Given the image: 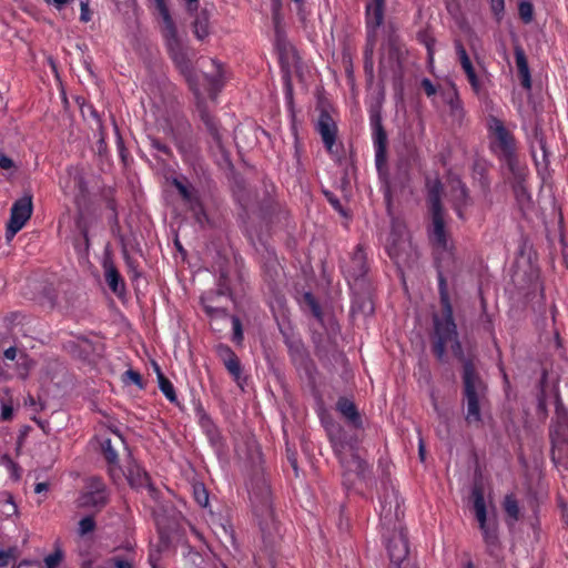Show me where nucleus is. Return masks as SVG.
Returning <instances> with one entry per match:
<instances>
[{"label":"nucleus","mask_w":568,"mask_h":568,"mask_svg":"<svg viewBox=\"0 0 568 568\" xmlns=\"http://www.w3.org/2000/svg\"><path fill=\"white\" fill-rule=\"evenodd\" d=\"M212 65L214 67V70L210 73L205 74V79L207 80L210 84V91L211 94L214 92L221 90L223 87V67L221 63H219L216 60H212Z\"/></svg>","instance_id":"obj_35"},{"label":"nucleus","mask_w":568,"mask_h":568,"mask_svg":"<svg viewBox=\"0 0 568 568\" xmlns=\"http://www.w3.org/2000/svg\"><path fill=\"white\" fill-rule=\"evenodd\" d=\"M316 130L320 133L326 150L333 154L337 135V125L328 112L322 111L320 113Z\"/></svg>","instance_id":"obj_14"},{"label":"nucleus","mask_w":568,"mask_h":568,"mask_svg":"<svg viewBox=\"0 0 568 568\" xmlns=\"http://www.w3.org/2000/svg\"><path fill=\"white\" fill-rule=\"evenodd\" d=\"M32 211L33 204L32 195L30 193H26L12 204L10 219L6 230V237L8 241H11L13 236L26 225L32 215Z\"/></svg>","instance_id":"obj_11"},{"label":"nucleus","mask_w":568,"mask_h":568,"mask_svg":"<svg viewBox=\"0 0 568 568\" xmlns=\"http://www.w3.org/2000/svg\"><path fill=\"white\" fill-rule=\"evenodd\" d=\"M149 141H150V145L154 150L165 154L166 156H172L171 149L166 144L162 143L159 139L153 138V136H149Z\"/></svg>","instance_id":"obj_51"},{"label":"nucleus","mask_w":568,"mask_h":568,"mask_svg":"<svg viewBox=\"0 0 568 568\" xmlns=\"http://www.w3.org/2000/svg\"><path fill=\"white\" fill-rule=\"evenodd\" d=\"M77 227L80 234L74 240V248L80 255H87L90 247L88 226L82 219H79L77 221Z\"/></svg>","instance_id":"obj_33"},{"label":"nucleus","mask_w":568,"mask_h":568,"mask_svg":"<svg viewBox=\"0 0 568 568\" xmlns=\"http://www.w3.org/2000/svg\"><path fill=\"white\" fill-rule=\"evenodd\" d=\"M515 196L519 204L524 205L530 202V194L525 185V182H511Z\"/></svg>","instance_id":"obj_41"},{"label":"nucleus","mask_w":568,"mask_h":568,"mask_svg":"<svg viewBox=\"0 0 568 568\" xmlns=\"http://www.w3.org/2000/svg\"><path fill=\"white\" fill-rule=\"evenodd\" d=\"M13 417V407L11 404L2 403L1 406V420H10Z\"/></svg>","instance_id":"obj_59"},{"label":"nucleus","mask_w":568,"mask_h":568,"mask_svg":"<svg viewBox=\"0 0 568 568\" xmlns=\"http://www.w3.org/2000/svg\"><path fill=\"white\" fill-rule=\"evenodd\" d=\"M420 85L427 97H433L437 92L435 84L428 78H424L420 82Z\"/></svg>","instance_id":"obj_56"},{"label":"nucleus","mask_w":568,"mask_h":568,"mask_svg":"<svg viewBox=\"0 0 568 568\" xmlns=\"http://www.w3.org/2000/svg\"><path fill=\"white\" fill-rule=\"evenodd\" d=\"M326 199L328 200V202L332 204V206L337 210L338 212L343 213V206L339 202V200L331 192L328 191H325L324 192Z\"/></svg>","instance_id":"obj_61"},{"label":"nucleus","mask_w":568,"mask_h":568,"mask_svg":"<svg viewBox=\"0 0 568 568\" xmlns=\"http://www.w3.org/2000/svg\"><path fill=\"white\" fill-rule=\"evenodd\" d=\"M171 183L178 190L179 194L187 206L196 204V202L201 200L199 191L192 184H190L185 178L182 180L179 178H173Z\"/></svg>","instance_id":"obj_25"},{"label":"nucleus","mask_w":568,"mask_h":568,"mask_svg":"<svg viewBox=\"0 0 568 568\" xmlns=\"http://www.w3.org/2000/svg\"><path fill=\"white\" fill-rule=\"evenodd\" d=\"M224 366L229 371V373L234 377V379L240 383L242 375V366L237 355L233 356L231 359L224 363Z\"/></svg>","instance_id":"obj_42"},{"label":"nucleus","mask_w":568,"mask_h":568,"mask_svg":"<svg viewBox=\"0 0 568 568\" xmlns=\"http://www.w3.org/2000/svg\"><path fill=\"white\" fill-rule=\"evenodd\" d=\"M184 557L196 567H199L203 562L201 554L192 548H189Z\"/></svg>","instance_id":"obj_54"},{"label":"nucleus","mask_w":568,"mask_h":568,"mask_svg":"<svg viewBox=\"0 0 568 568\" xmlns=\"http://www.w3.org/2000/svg\"><path fill=\"white\" fill-rule=\"evenodd\" d=\"M156 9L159 10L164 22V39L168 53L172 59L175 68L180 71L189 85L193 89L196 85V77L192 64L194 51L179 38L176 26L169 12L166 4H162Z\"/></svg>","instance_id":"obj_2"},{"label":"nucleus","mask_w":568,"mask_h":568,"mask_svg":"<svg viewBox=\"0 0 568 568\" xmlns=\"http://www.w3.org/2000/svg\"><path fill=\"white\" fill-rule=\"evenodd\" d=\"M504 159L511 173V182H526L528 173L527 168L519 163L516 153L504 156Z\"/></svg>","instance_id":"obj_30"},{"label":"nucleus","mask_w":568,"mask_h":568,"mask_svg":"<svg viewBox=\"0 0 568 568\" xmlns=\"http://www.w3.org/2000/svg\"><path fill=\"white\" fill-rule=\"evenodd\" d=\"M372 126L375 146V163L377 170L381 171L386 162L387 134L378 114L372 116Z\"/></svg>","instance_id":"obj_13"},{"label":"nucleus","mask_w":568,"mask_h":568,"mask_svg":"<svg viewBox=\"0 0 568 568\" xmlns=\"http://www.w3.org/2000/svg\"><path fill=\"white\" fill-rule=\"evenodd\" d=\"M159 387L164 396L171 402L176 403V394L173 384L164 376V374H159Z\"/></svg>","instance_id":"obj_38"},{"label":"nucleus","mask_w":568,"mask_h":568,"mask_svg":"<svg viewBox=\"0 0 568 568\" xmlns=\"http://www.w3.org/2000/svg\"><path fill=\"white\" fill-rule=\"evenodd\" d=\"M89 488L90 490L79 497V506L103 507L108 500L104 485L99 479H93Z\"/></svg>","instance_id":"obj_17"},{"label":"nucleus","mask_w":568,"mask_h":568,"mask_svg":"<svg viewBox=\"0 0 568 568\" xmlns=\"http://www.w3.org/2000/svg\"><path fill=\"white\" fill-rule=\"evenodd\" d=\"M125 261L126 265L129 267V273L131 274L132 280H136L140 276V273L136 270V266L134 265V261L125 254Z\"/></svg>","instance_id":"obj_62"},{"label":"nucleus","mask_w":568,"mask_h":568,"mask_svg":"<svg viewBox=\"0 0 568 568\" xmlns=\"http://www.w3.org/2000/svg\"><path fill=\"white\" fill-rule=\"evenodd\" d=\"M450 191H452L454 205L469 206L471 204L469 190L459 178H455L452 180Z\"/></svg>","instance_id":"obj_27"},{"label":"nucleus","mask_w":568,"mask_h":568,"mask_svg":"<svg viewBox=\"0 0 568 568\" xmlns=\"http://www.w3.org/2000/svg\"><path fill=\"white\" fill-rule=\"evenodd\" d=\"M442 95L444 101L449 105L450 115L456 119H462L464 115V109L456 87L452 83L447 90L442 92Z\"/></svg>","instance_id":"obj_26"},{"label":"nucleus","mask_w":568,"mask_h":568,"mask_svg":"<svg viewBox=\"0 0 568 568\" xmlns=\"http://www.w3.org/2000/svg\"><path fill=\"white\" fill-rule=\"evenodd\" d=\"M102 446V453H103V456L104 458L106 459V462L110 464V465H115L118 463V453L116 450L113 448L112 444H111V439H105L103 440V443L101 444Z\"/></svg>","instance_id":"obj_43"},{"label":"nucleus","mask_w":568,"mask_h":568,"mask_svg":"<svg viewBox=\"0 0 568 568\" xmlns=\"http://www.w3.org/2000/svg\"><path fill=\"white\" fill-rule=\"evenodd\" d=\"M328 438L333 452L341 467L344 469V477H346L347 474H355L359 478H365L371 467L358 453L357 438L348 436L342 427L331 429L328 432Z\"/></svg>","instance_id":"obj_3"},{"label":"nucleus","mask_w":568,"mask_h":568,"mask_svg":"<svg viewBox=\"0 0 568 568\" xmlns=\"http://www.w3.org/2000/svg\"><path fill=\"white\" fill-rule=\"evenodd\" d=\"M217 287L201 296V304L210 317H226L227 310L223 301L232 300L229 273L224 268L220 270Z\"/></svg>","instance_id":"obj_8"},{"label":"nucleus","mask_w":568,"mask_h":568,"mask_svg":"<svg viewBox=\"0 0 568 568\" xmlns=\"http://www.w3.org/2000/svg\"><path fill=\"white\" fill-rule=\"evenodd\" d=\"M125 477L128 483L133 488L149 487L150 490H154L148 473L136 464H130L128 466Z\"/></svg>","instance_id":"obj_22"},{"label":"nucleus","mask_w":568,"mask_h":568,"mask_svg":"<svg viewBox=\"0 0 568 568\" xmlns=\"http://www.w3.org/2000/svg\"><path fill=\"white\" fill-rule=\"evenodd\" d=\"M193 14H195L192 23L193 33L199 40H203L210 34V13L206 9H202Z\"/></svg>","instance_id":"obj_29"},{"label":"nucleus","mask_w":568,"mask_h":568,"mask_svg":"<svg viewBox=\"0 0 568 568\" xmlns=\"http://www.w3.org/2000/svg\"><path fill=\"white\" fill-rule=\"evenodd\" d=\"M520 19L525 23H530L534 19V6L529 0H521L518 4Z\"/></svg>","instance_id":"obj_40"},{"label":"nucleus","mask_w":568,"mask_h":568,"mask_svg":"<svg viewBox=\"0 0 568 568\" xmlns=\"http://www.w3.org/2000/svg\"><path fill=\"white\" fill-rule=\"evenodd\" d=\"M97 527L95 520L92 516H85L79 521L78 534L84 536L93 532Z\"/></svg>","instance_id":"obj_46"},{"label":"nucleus","mask_w":568,"mask_h":568,"mask_svg":"<svg viewBox=\"0 0 568 568\" xmlns=\"http://www.w3.org/2000/svg\"><path fill=\"white\" fill-rule=\"evenodd\" d=\"M193 495L196 500V503L201 507H206L209 505V493L204 485L202 484H195L193 486Z\"/></svg>","instance_id":"obj_44"},{"label":"nucleus","mask_w":568,"mask_h":568,"mask_svg":"<svg viewBox=\"0 0 568 568\" xmlns=\"http://www.w3.org/2000/svg\"><path fill=\"white\" fill-rule=\"evenodd\" d=\"M491 10L496 16L504 12L505 2L504 0H490Z\"/></svg>","instance_id":"obj_64"},{"label":"nucleus","mask_w":568,"mask_h":568,"mask_svg":"<svg viewBox=\"0 0 568 568\" xmlns=\"http://www.w3.org/2000/svg\"><path fill=\"white\" fill-rule=\"evenodd\" d=\"M504 510L511 519V524L519 519V506L514 495H506L504 500Z\"/></svg>","instance_id":"obj_36"},{"label":"nucleus","mask_w":568,"mask_h":568,"mask_svg":"<svg viewBox=\"0 0 568 568\" xmlns=\"http://www.w3.org/2000/svg\"><path fill=\"white\" fill-rule=\"evenodd\" d=\"M197 111L202 122L204 123L207 132L212 138L211 152L215 158V161L221 168H231L232 160L231 154L225 148L222 136L219 131V124L215 118L210 113L204 102L197 103Z\"/></svg>","instance_id":"obj_10"},{"label":"nucleus","mask_w":568,"mask_h":568,"mask_svg":"<svg viewBox=\"0 0 568 568\" xmlns=\"http://www.w3.org/2000/svg\"><path fill=\"white\" fill-rule=\"evenodd\" d=\"M455 48H456V52L459 57V60H460V64L467 75V79L471 85V88L478 92L479 90V81H478V78L476 75V72L474 70V67L471 64V61L466 52V49L464 48L463 43L460 41H455Z\"/></svg>","instance_id":"obj_24"},{"label":"nucleus","mask_w":568,"mask_h":568,"mask_svg":"<svg viewBox=\"0 0 568 568\" xmlns=\"http://www.w3.org/2000/svg\"><path fill=\"white\" fill-rule=\"evenodd\" d=\"M471 497L474 501V510L476 518L479 523V528L483 532V538L487 547V551L494 555L499 548V537L497 530V524L495 521L487 520V510L484 498L483 488L475 485L471 490Z\"/></svg>","instance_id":"obj_9"},{"label":"nucleus","mask_w":568,"mask_h":568,"mask_svg":"<svg viewBox=\"0 0 568 568\" xmlns=\"http://www.w3.org/2000/svg\"><path fill=\"white\" fill-rule=\"evenodd\" d=\"M546 377H547V373H546V371H544L541 379H540V392L538 394V408L540 410L546 409V395H545V390H544V383L546 381Z\"/></svg>","instance_id":"obj_53"},{"label":"nucleus","mask_w":568,"mask_h":568,"mask_svg":"<svg viewBox=\"0 0 568 568\" xmlns=\"http://www.w3.org/2000/svg\"><path fill=\"white\" fill-rule=\"evenodd\" d=\"M110 562L115 568H133L132 561L126 558H122V557H113L110 559Z\"/></svg>","instance_id":"obj_58"},{"label":"nucleus","mask_w":568,"mask_h":568,"mask_svg":"<svg viewBox=\"0 0 568 568\" xmlns=\"http://www.w3.org/2000/svg\"><path fill=\"white\" fill-rule=\"evenodd\" d=\"M489 128L496 136L503 156L516 153L515 139L499 119L491 118Z\"/></svg>","instance_id":"obj_16"},{"label":"nucleus","mask_w":568,"mask_h":568,"mask_svg":"<svg viewBox=\"0 0 568 568\" xmlns=\"http://www.w3.org/2000/svg\"><path fill=\"white\" fill-rule=\"evenodd\" d=\"M286 457L290 462L295 475H298V466H297V458H296V452L293 450L291 447H286Z\"/></svg>","instance_id":"obj_57"},{"label":"nucleus","mask_w":568,"mask_h":568,"mask_svg":"<svg viewBox=\"0 0 568 568\" xmlns=\"http://www.w3.org/2000/svg\"><path fill=\"white\" fill-rule=\"evenodd\" d=\"M231 322L233 326V341L235 343H241L243 341V329L241 320L237 316H231Z\"/></svg>","instance_id":"obj_50"},{"label":"nucleus","mask_w":568,"mask_h":568,"mask_svg":"<svg viewBox=\"0 0 568 568\" xmlns=\"http://www.w3.org/2000/svg\"><path fill=\"white\" fill-rule=\"evenodd\" d=\"M250 499L256 517L260 518L262 537L267 546H273L280 536L278 526L274 519L270 487L262 483L250 491Z\"/></svg>","instance_id":"obj_5"},{"label":"nucleus","mask_w":568,"mask_h":568,"mask_svg":"<svg viewBox=\"0 0 568 568\" xmlns=\"http://www.w3.org/2000/svg\"><path fill=\"white\" fill-rule=\"evenodd\" d=\"M432 221H433V231H432V240L433 242L442 247H447V237H446V231H445V221H444V214L442 213H432Z\"/></svg>","instance_id":"obj_28"},{"label":"nucleus","mask_w":568,"mask_h":568,"mask_svg":"<svg viewBox=\"0 0 568 568\" xmlns=\"http://www.w3.org/2000/svg\"><path fill=\"white\" fill-rule=\"evenodd\" d=\"M442 191L443 185L440 181L436 180L432 185L428 187V195L427 201L429 204L430 213H442L443 206H442Z\"/></svg>","instance_id":"obj_32"},{"label":"nucleus","mask_w":568,"mask_h":568,"mask_svg":"<svg viewBox=\"0 0 568 568\" xmlns=\"http://www.w3.org/2000/svg\"><path fill=\"white\" fill-rule=\"evenodd\" d=\"M367 272L368 264L366 253L364 252L363 245L358 244L351 256L349 263L344 268V273L347 278L357 281L363 278Z\"/></svg>","instance_id":"obj_15"},{"label":"nucleus","mask_w":568,"mask_h":568,"mask_svg":"<svg viewBox=\"0 0 568 568\" xmlns=\"http://www.w3.org/2000/svg\"><path fill=\"white\" fill-rule=\"evenodd\" d=\"M63 559V551L60 548H57L52 554L48 555L44 558V564L47 568H57Z\"/></svg>","instance_id":"obj_48"},{"label":"nucleus","mask_w":568,"mask_h":568,"mask_svg":"<svg viewBox=\"0 0 568 568\" xmlns=\"http://www.w3.org/2000/svg\"><path fill=\"white\" fill-rule=\"evenodd\" d=\"M200 425L212 444L217 443L221 439L220 432L216 425L213 423L211 417L203 410L199 409Z\"/></svg>","instance_id":"obj_34"},{"label":"nucleus","mask_w":568,"mask_h":568,"mask_svg":"<svg viewBox=\"0 0 568 568\" xmlns=\"http://www.w3.org/2000/svg\"><path fill=\"white\" fill-rule=\"evenodd\" d=\"M551 460L557 467L568 470V439L564 437H550Z\"/></svg>","instance_id":"obj_20"},{"label":"nucleus","mask_w":568,"mask_h":568,"mask_svg":"<svg viewBox=\"0 0 568 568\" xmlns=\"http://www.w3.org/2000/svg\"><path fill=\"white\" fill-rule=\"evenodd\" d=\"M123 381L125 383H132V384L136 385L140 389L144 388V383H143L142 376L136 371L128 369L123 374Z\"/></svg>","instance_id":"obj_49"},{"label":"nucleus","mask_w":568,"mask_h":568,"mask_svg":"<svg viewBox=\"0 0 568 568\" xmlns=\"http://www.w3.org/2000/svg\"><path fill=\"white\" fill-rule=\"evenodd\" d=\"M336 409L353 427H363V420L354 402L346 397H341L336 403Z\"/></svg>","instance_id":"obj_21"},{"label":"nucleus","mask_w":568,"mask_h":568,"mask_svg":"<svg viewBox=\"0 0 568 568\" xmlns=\"http://www.w3.org/2000/svg\"><path fill=\"white\" fill-rule=\"evenodd\" d=\"M381 523L390 560L389 568H412L413 566L408 558V538L405 528L398 520V515L396 514L394 519L390 508L386 510L385 506H383Z\"/></svg>","instance_id":"obj_4"},{"label":"nucleus","mask_w":568,"mask_h":568,"mask_svg":"<svg viewBox=\"0 0 568 568\" xmlns=\"http://www.w3.org/2000/svg\"><path fill=\"white\" fill-rule=\"evenodd\" d=\"M432 402H433V407H434L435 412L437 413L438 417L442 420L447 422L448 420V414H447V412H444L443 409L439 408L437 399H436L434 394H432Z\"/></svg>","instance_id":"obj_63"},{"label":"nucleus","mask_w":568,"mask_h":568,"mask_svg":"<svg viewBox=\"0 0 568 568\" xmlns=\"http://www.w3.org/2000/svg\"><path fill=\"white\" fill-rule=\"evenodd\" d=\"M217 354L223 361V363H226V361L231 359L236 354L232 351V348L227 345H219L217 346Z\"/></svg>","instance_id":"obj_55"},{"label":"nucleus","mask_w":568,"mask_h":568,"mask_svg":"<svg viewBox=\"0 0 568 568\" xmlns=\"http://www.w3.org/2000/svg\"><path fill=\"white\" fill-rule=\"evenodd\" d=\"M438 293L442 305V315L434 314V344L433 352L438 361L445 358L446 346L452 343V351L463 364L462 395L466 406L465 420L469 425L481 423V407L487 402V384L481 378L470 358H466L458 339L457 326L453 316V306L449 298L447 280L440 266H437Z\"/></svg>","instance_id":"obj_1"},{"label":"nucleus","mask_w":568,"mask_h":568,"mask_svg":"<svg viewBox=\"0 0 568 568\" xmlns=\"http://www.w3.org/2000/svg\"><path fill=\"white\" fill-rule=\"evenodd\" d=\"M385 0H371L366 4V45L364 50V71L368 82L374 80V49L377 42V30L384 21Z\"/></svg>","instance_id":"obj_6"},{"label":"nucleus","mask_w":568,"mask_h":568,"mask_svg":"<svg viewBox=\"0 0 568 568\" xmlns=\"http://www.w3.org/2000/svg\"><path fill=\"white\" fill-rule=\"evenodd\" d=\"M389 257L402 267H410L418 260V251L409 239L389 242L386 245Z\"/></svg>","instance_id":"obj_12"},{"label":"nucleus","mask_w":568,"mask_h":568,"mask_svg":"<svg viewBox=\"0 0 568 568\" xmlns=\"http://www.w3.org/2000/svg\"><path fill=\"white\" fill-rule=\"evenodd\" d=\"M564 437L568 439V409L557 399L555 420L549 428V437Z\"/></svg>","instance_id":"obj_18"},{"label":"nucleus","mask_w":568,"mask_h":568,"mask_svg":"<svg viewBox=\"0 0 568 568\" xmlns=\"http://www.w3.org/2000/svg\"><path fill=\"white\" fill-rule=\"evenodd\" d=\"M530 149H531L532 158L535 159L536 162H537V154H536L537 150H539L541 152L544 162H546V163L548 162L549 152L547 150L546 139H545L542 130L539 128H535V130H534L532 139L530 142Z\"/></svg>","instance_id":"obj_31"},{"label":"nucleus","mask_w":568,"mask_h":568,"mask_svg":"<svg viewBox=\"0 0 568 568\" xmlns=\"http://www.w3.org/2000/svg\"><path fill=\"white\" fill-rule=\"evenodd\" d=\"M303 300H304L305 304L310 307L313 316L317 321L322 322L323 321L322 308H321V305L318 304V302L316 301L315 296L311 292H306L303 295Z\"/></svg>","instance_id":"obj_39"},{"label":"nucleus","mask_w":568,"mask_h":568,"mask_svg":"<svg viewBox=\"0 0 568 568\" xmlns=\"http://www.w3.org/2000/svg\"><path fill=\"white\" fill-rule=\"evenodd\" d=\"M4 506L7 507L6 514L7 516H11L18 513L17 505L13 501V497L11 495L7 496V499L4 501Z\"/></svg>","instance_id":"obj_60"},{"label":"nucleus","mask_w":568,"mask_h":568,"mask_svg":"<svg viewBox=\"0 0 568 568\" xmlns=\"http://www.w3.org/2000/svg\"><path fill=\"white\" fill-rule=\"evenodd\" d=\"M516 67L518 70V75L520 78V83L523 88L526 90L531 89V75L528 67V61L525 54L524 49L520 45H516L514 49Z\"/></svg>","instance_id":"obj_23"},{"label":"nucleus","mask_w":568,"mask_h":568,"mask_svg":"<svg viewBox=\"0 0 568 568\" xmlns=\"http://www.w3.org/2000/svg\"><path fill=\"white\" fill-rule=\"evenodd\" d=\"M18 557L17 547H10L7 550L0 548V568H4L9 566L11 562L16 561Z\"/></svg>","instance_id":"obj_45"},{"label":"nucleus","mask_w":568,"mask_h":568,"mask_svg":"<svg viewBox=\"0 0 568 568\" xmlns=\"http://www.w3.org/2000/svg\"><path fill=\"white\" fill-rule=\"evenodd\" d=\"M409 239L406 232V226L399 220H393L390 226V233L387 239V243L397 242L398 240Z\"/></svg>","instance_id":"obj_37"},{"label":"nucleus","mask_w":568,"mask_h":568,"mask_svg":"<svg viewBox=\"0 0 568 568\" xmlns=\"http://www.w3.org/2000/svg\"><path fill=\"white\" fill-rule=\"evenodd\" d=\"M362 312L365 315H371L374 313V305L371 298H365L361 305H354L353 312Z\"/></svg>","instance_id":"obj_52"},{"label":"nucleus","mask_w":568,"mask_h":568,"mask_svg":"<svg viewBox=\"0 0 568 568\" xmlns=\"http://www.w3.org/2000/svg\"><path fill=\"white\" fill-rule=\"evenodd\" d=\"M104 277L109 288L116 295L122 296L125 293L124 281L111 261H104Z\"/></svg>","instance_id":"obj_19"},{"label":"nucleus","mask_w":568,"mask_h":568,"mask_svg":"<svg viewBox=\"0 0 568 568\" xmlns=\"http://www.w3.org/2000/svg\"><path fill=\"white\" fill-rule=\"evenodd\" d=\"M189 209L192 211L195 221L200 225H204V223L207 221V215L204 211L201 200L197 201L196 204L189 206Z\"/></svg>","instance_id":"obj_47"},{"label":"nucleus","mask_w":568,"mask_h":568,"mask_svg":"<svg viewBox=\"0 0 568 568\" xmlns=\"http://www.w3.org/2000/svg\"><path fill=\"white\" fill-rule=\"evenodd\" d=\"M386 50L387 57L382 58L379 61V75L384 79L387 75V71H389L392 73L395 88L402 92V82L404 77L403 60L407 51L396 34H390L388 37Z\"/></svg>","instance_id":"obj_7"}]
</instances>
